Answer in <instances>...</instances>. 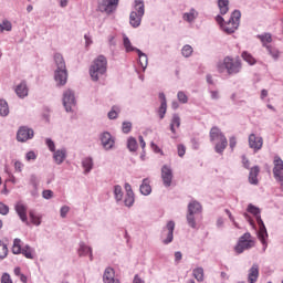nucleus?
Wrapping results in <instances>:
<instances>
[{
  "mask_svg": "<svg viewBox=\"0 0 283 283\" xmlns=\"http://www.w3.org/2000/svg\"><path fill=\"white\" fill-rule=\"evenodd\" d=\"M150 147H151L153 151H155V154H163V149H160V147H158V145L151 143Z\"/></svg>",
  "mask_w": 283,
  "mask_h": 283,
  "instance_id": "052dcab7",
  "label": "nucleus"
},
{
  "mask_svg": "<svg viewBox=\"0 0 283 283\" xmlns=\"http://www.w3.org/2000/svg\"><path fill=\"white\" fill-rule=\"evenodd\" d=\"M10 32L12 30V23L8 20H3L0 24V32Z\"/></svg>",
  "mask_w": 283,
  "mask_h": 283,
  "instance_id": "79ce46f5",
  "label": "nucleus"
},
{
  "mask_svg": "<svg viewBox=\"0 0 283 283\" xmlns=\"http://www.w3.org/2000/svg\"><path fill=\"white\" fill-rule=\"evenodd\" d=\"M181 54L186 59H189V56H191V54H193V48H191V45H189V44L185 45L181 50Z\"/></svg>",
  "mask_w": 283,
  "mask_h": 283,
  "instance_id": "a19ab883",
  "label": "nucleus"
},
{
  "mask_svg": "<svg viewBox=\"0 0 283 283\" xmlns=\"http://www.w3.org/2000/svg\"><path fill=\"white\" fill-rule=\"evenodd\" d=\"M54 61H55L56 70H67V66L65 65V59H63L62 54L55 53Z\"/></svg>",
  "mask_w": 283,
  "mask_h": 283,
  "instance_id": "393cba45",
  "label": "nucleus"
},
{
  "mask_svg": "<svg viewBox=\"0 0 283 283\" xmlns=\"http://www.w3.org/2000/svg\"><path fill=\"white\" fill-rule=\"evenodd\" d=\"M29 218L35 227H39L41 224V214L34 212V210L29 211Z\"/></svg>",
  "mask_w": 283,
  "mask_h": 283,
  "instance_id": "c85d7f7f",
  "label": "nucleus"
},
{
  "mask_svg": "<svg viewBox=\"0 0 283 283\" xmlns=\"http://www.w3.org/2000/svg\"><path fill=\"white\" fill-rule=\"evenodd\" d=\"M54 80L57 84L65 85L67 83V69H56Z\"/></svg>",
  "mask_w": 283,
  "mask_h": 283,
  "instance_id": "a211bd4d",
  "label": "nucleus"
},
{
  "mask_svg": "<svg viewBox=\"0 0 283 283\" xmlns=\"http://www.w3.org/2000/svg\"><path fill=\"white\" fill-rule=\"evenodd\" d=\"M210 94H211V98H213L214 101L220 98V94L218 93V91H212L210 92Z\"/></svg>",
  "mask_w": 283,
  "mask_h": 283,
  "instance_id": "338daca9",
  "label": "nucleus"
},
{
  "mask_svg": "<svg viewBox=\"0 0 283 283\" xmlns=\"http://www.w3.org/2000/svg\"><path fill=\"white\" fill-rule=\"evenodd\" d=\"M176 129H180V116L172 115L171 122H170V132L171 134H177Z\"/></svg>",
  "mask_w": 283,
  "mask_h": 283,
  "instance_id": "a878e982",
  "label": "nucleus"
},
{
  "mask_svg": "<svg viewBox=\"0 0 283 283\" xmlns=\"http://www.w3.org/2000/svg\"><path fill=\"white\" fill-rule=\"evenodd\" d=\"M242 164L245 169H249V167L251 166L249 159L245 156L242 157Z\"/></svg>",
  "mask_w": 283,
  "mask_h": 283,
  "instance_id": "680f3d73",
  "label": "nucleus"
},
{
  "mask_svg": "<svg viewBox=\"0 0 283 283\" xmlns=\"http://www.w3.org/2000/svg\"><path fill=\"white\" fill-rule=\"evenodd\" d=\"M243 61H245L247 63H249V65H255V57H253V55H251L249 52L244 51L241 54Z\"/></svg>",
  "mask_w": 283,
  "mask_h": 283,
  "instance_id": "e433bc0d",
  "label": "nucleus"
},
{
  "mask_svg": "<svg viewBox=\"0 0 283 283\" xmlns=\"http://www.w3.org/2000/svg\"><path fill=\"white\" fill-rule=\"evenodd\" d=\"M258 176H260V166H254L250 169L249 182L250 185H258Z\"/></svg>",
  "mask_w": 283,
  "mask_h": 283,
  "instance_id": "5701e85b",
  "label": "nucleus"
},
{
  "mask_svg": "<svg viewBox=\"0 0 283 283\" xmlns=\"http://www.w3.org/2000/svg\"><path fill=\"white\" fill-rule=\"evenodd\" d=\"M253 247H255V238H253L251 233L245 232L239 238L234 251L240 255V253H244V251H249V249H253Z\"/></svg>",
  "mask_w": 283,
  "mask_h": 283,
  "instance_id": "423d86ee",
  "label": "nucleus"
},
{
  "mask_svg": "<svg viewBox=\"0 0 283 283\" xmlns=\"http://www.w3.org/2000/svg\"><path fill=\"white\" fill-rule=\"evenodd\" d=\"M125 190H126V193H134V190H132V185L129 184H125Z\"/></svg>",
  "mask_w": 283,
  "mask_h": 283,
  "instance_id": "774afa93",
  "label": "nucleus"
},
{
  "mask_svg": "<svg viewBox=\"0 0 283 283\" xmlns=\"http://www.w3.org/2000/svg\"><path fill=\"white\" fill-rule=\"evenodd\" d=\"M262 145H264V139L262 137L255 136V134H251L249 136V147L254 149V151H260L262 149Z\"/></svg>",
  "mask_w": 283,
  "mask_h": 283,
  "instance_id": "2eb2a0df",
  "label": "nucleus"
},
{
  "mask_svg": "<svg viewBox=\"0 0 283 283\" xmlns=\"http://www.w3.org/2000/svg\"><path fill=\"white\" fill-rule=\"evenodd\" d=\"M242 13L239 10H235L228 22L224 23V18L222 15H217L216 21L219 23L223 32L227 34H233L238 28H240V18Z\"/></svg>",
  "mask_w": 283,
  "mask_h": 283,
  "instance_id": "7ed1b4c3",
  "label": "nucleus"
},
{
  "mask_svg": "<svg viewBox=\"0 0 283 283\" xmlns=\"http://www.w3.org/2000/svg\"><path fill=\"white\" fill-rule=\"evenodd\" d=\"M122 129L124 134H129V132H132V123L124 122Z\"/></svg>",
  "mask_w": 283,
  "mask_h": 283,
  "instance_id": "3c124183",
  "label": "nucleus"
},
{
  "mask_svg": "<svg viewBox=\"0 0 283 283\" xmlns=\"http://www.w3.org/2000/svg\"><path fill=\"white\" fill-rule=\"evenodd\" d=\"M107 72V57L104 55L97 56L90 69V75L92 81H98L99 76H103Z\"/></svg>",
  "mask_w": 283,
  "mask_h": 283,
  "instance_id": "39448f33",
  "label": "nucleus"
},
{
  "mask_svg": "<svg viewBox=\"0 0 283 283\" xmlns=\"http://www.w3.org/2000/svg\"><path fill=\"white\" fill-rule=\"evenodd\" d=\"M76 105V97L74 96V92L72 90H66L63 93V106L66 112H72V107Z\"/></svg>",
  "mask_w": 283,
  "mask_h": 283,
  "instance_id": "f8f14e48",
  "label": "nucleus"
},
{
  "mask_svg": "<svg viewBox=\"0 0 283 283\" xmlns=\"http://www.w3.org/2000/svg\"><path fill=\"white\" fill-rule=\"evenodd\" d=\"M202 213V205L198 201H191L188 205V212H187V222L191 229H196L197 223H196V218Z\"/></svg>",
  "mask_w": 283,
  "mask_h": 283,
  "instance_id": "0eeeda50",
  "label": "nucleus"
},
{
  "mask_svg": "<svg viewBox=\"0 0 283 283\" xmlns=\"http://www.w3.org/2000/svg\"><path fill=\"white\" fill-rule=\"evenodd\" d=\"M218 8L220 14H227L229 12V0H218Z\"/></svg>",
  "mask_w": 283,
  "mask_h": 283,
  "instance_id": "7c9ffc66",
  "label": "nucleus"
},
{
  "mask_svg": "<svg viewBox=\"0 0 283 283\" xmlns=\"http://www.w3.org/2000/svg\"><path fill=\"white\" fill-rule=\"evenodd\" d=\"M46 146L49 147L50 151H55L56 146L54 145V142L50 138L45 139Z\"/></svg>",
  "mask_w": 283,
  "mask_h": 283,
  "instance_id": "603ef678",
  "label": "nucleus"
},
{
  "mask_svg": "<svg viewBox=\"0 0 283 283\" xmlns=\"http://www.w3.org/2000/svg\"><path fill=\"white\" fill-rule=\"evenodd\" d=\"M210 142L214 144V151L217 154H224V149L229 147V140L224 133L218 126H213L209 133Z\"/></svg>",
  "mask_w": 283,
  "mask_h": 283,
  "instance_id": "f03ea898",
  "label": "nucleus"
},
{
  "mask_svg": "<svg viewBox=\"0 0 283 283\" xmlns=\"http://www.w3.org/2000/svg\"><path fill=\"white\" fill-rule=\"evenodd\" d=\"M177 97L179 103H182V104L188 103L189 101V97H187V94H185V92L182 91L178 92Z\"/></svg>",
  "mask_w": 283,
  "mask_h": 283,
  "instance_id": "de8ad7c7",
  "label": "nucleus"
},
{
  "mask_svg": "<svg viewBox=\"0 0 283 283\" xmlns=\"http://www.w3.org/2000/svg\"><path fill=\"white\" fill-rule=\"evenodd\" d=\"M114 193L117 201L123 200V188L120 186H115Z\"/></svg>",
  "mask_w": 283,
  "mask_h": 283,
  "instance_id": "a18cd8bd",
  "label": "nucleus"
},
{
  "mask_svg": "<svg viewBox=\"0 0 283 283\" xmlns=\"http://www.w3.org/2000/svg\"><path fill=\"white\" fill-rule=\"evenodd\" d=\"M269 54L275 60L280 59V51L271 45H266Z\"/></svg>",
  "mask_w": 283,
  "mask_h": 283,
  "instance_id": "37998d69",
  "label": "nucleus"
},
{
  "mask_svg": "<svg viewBox=\"0 0 283 283\" xmlns=\"http://www.w3.org/2000/svg\"><path fill=\"white\" fill-rule=\"evenodd\" d=\"M53 158L57 165H61V163L65 160V150L61 149L55 151Z\"/></svg>",
  "mask_w": 283,
  "mask_h": 283,
  "instance_id": "72a5a7b5",
  "label": "nucleus"
},
{
  "mask_svg": "<svg viewBox=\"0 0 283 283\" xmlns=\"http://www.w3.org/2000/svg\"><path fill=\"white\" fill-rule=\"evenodd\" d=\"M70 213V207L63 206L60 210L61 218H65Z\"/></svg>",
  "mask_w": 283,
  "mask_h": 283,
  "instance_id": "5fc2aeb1",
  "label": "nucleus"
},
{
  "mask_svg": "<svg viewBox=\"0 0 283 283\" xmlns=\"http://www.w3.org/2000/svg\"><path fill=\"white\" fill-rule=\"evenodd\" d=\"M229 145L231 149H235V146L238 145V139L234 136L230 137Z\"/></svg>",
  "mask_w": 283,
  "mask_h": 283,
  "instance_id": "13d9d810",
  "label": "nucleus"
},
{
  "mask_svg": "<svg viewBox=\"0 0 283 283\" xmlns=\"http://www.w3.org/2000/svg\"><path fill=\"white\" fill-rule=\"evenodd\" d=\"M133 283H145V281L138 274H136L134 276Z\"/></svg>",
  "mask_w": 283,
  "mask_h": 283,
  "instance_id": "0e129e2a",
  "label": "nucleus"
},
{
  "mask_svg": "<svg viewBox=\"0 0 283 283\" xmlns=\"http://www.w3.org/2000/svg\"><path fill=\"white\" fill-rule=\"evenodd\" d=\"M15 94L17 96H19V98H25V96H28V85L25 84V82L20 83L15 87Z\"/></svg>",
  "mask_w": 283,
  "mask_h": 283,
  "instance_id": "b1692460",
  "label": "nucleus"
},
{
  "mask_svg": "<svg viewBox=\"0 0 283 283\" xmlns=\"http://www.w3.org/2000/svg\"><path fill=\"white\" fill-rule=\"evenodd\" d=\"M161 179L165 187H171V180H174V172L168 166L161 168Z\"/></svg>",
  "mask_w": 283,
  "mask_h": 283,
  "instance_id": "dca6fc26",
  "label": "nucleus"
},
{
  "mask_svg": "<svg viewBox=\"0 0 283 283\" xmlns=\"http://www.w3.org/2000/svg\"><path fill=\"white\" fill-rule=\"evenodd\" d=\"M192 275L197 280V282H203L205 281V270L202 268H196L192 271Z\"/></svg>",
  "mask_w": 283,
  "mask_h": 283,
  "instance_id": "c756f323",
  "label": "nucleus"
},
{
  "mask_svg": "<svg viewBox=\"0 0 283 283\" xmlns=\"http://www.w3.org/2000/svg\"><path fill=\"white\" fill-rule=\"evenodd\" d=\"M198 18V11L195 9H191L190 12L184 13V21H187L188 23H192V21H196Z\"/></svg>",
  "mask_w": 283,
  "mask_h": 283,
  "instance_id": "cd10ccee",
  "label": "nucleus"
},
{
  "mask_svg": "<svg viewBox=\"0 0 283 283\" xmlns=\"http://www.w3.org/2000/svg\"><path fill=\"white\" fill-rule=\"evenodd\" d=\"M260 277V266L258 264H253L252 268L249 270L248 274V282L255 283Z\"/></svg>",
  "mask_w": 283,
  "mask_h": 283,
  "instance_id": "412c9836",
  "label": "nucleus"
},
{
  "mask_svg": "<svg viewBox=\"0 0 283 283\" xmlns=\"http://www.w3.org/2000/svg\"><path fill=\"white\" fill-rule=\"evenodd\" d=\"M159 99L161 101V104L158 109V115L160 120H163V118H165V115L167 114V97L165 96V93H159Z\"/></svg>",
  "mask_w": 283,
  "mask_h": 283,
  "instance_id": "4be33fe9",
  "label": "nucleus"
},
{
  "mask_svg": "<svg viewBox=\"0 0 283 283\" xmlns=\"http://www.w3.org/2000/svg\"><path fill=\"white\" fill-rule=\"evenodd\" d=\"M17 138H18L19 143H25V142L34 138V130L32 128L22 126L18 130Z\"/></svg>",
  "mask_w": 283,
  "mask_h": 283,
  "instance_id": "4468645a",
  "label": "nucleus"
},
{
  "mask_svg": "<svg viewBox=\"0 0 283 283\" xmlns=\"http://www.w3.org/2000/svg\"><path fill=\"white\" fill-rule=\"evenodd\" d=\"M273 174L275 180L281 182V187H283V160L280 156H275L273 160Z\"/></svg>",
  "mask_w": 283,
  "mask_h": 283,
  "instance_id": "9b49d317",
  "label": "nucleus"
},
{
  "mask_svg": "<svg viewBox=\"0 0 283 283\" xmlns=\"http://www.w3.org/2000/svg\"><path fill=\"white\" fill-rule=\"evenodd\" d=\"M101 143L104 147V149H112L114 147V137H112V134L109 133H103L101 136Z\"/></svg>",
  "mask_w": 283,
  "mask_h": 283,
  "instance_id": "aec40b11",
  "label": "nucleus"
},
{
  "mask_svg": "<svg viewBox=\"0 0 283 283\" xmlns=\"http://www.w3.org/2000/svg\"><path fill=\"white\" fill-rule=\"evenodd\" d=\"M258 39L261 40V43L266 48L268 43H271L273 41V36L271 33H264L261 35H258Z\"/></svg>",
  "mask_w": 283,
  "mask_h": 283,
  "instance_id": "c9c22d12",
  "label": "nucleus"
},
{
  "mask_svg": "<svg viewBox=\"0 0 283 283\" xmlns=\"http://www.w3.org/2000/svg\"><path fill=\"white\" fill-rule=\"evenodd\" d=\"M42 196L45 200H50L51 198L54 197V192L52 190H44L42 192Z\"/></svg>",
  "mask_w": 283,
  "mask_h": 283,
  "instance_id": "864d4df0",
  "label": "nucleus"
},
{
  "mask_svg": "<svg viewBox=\"0 0 283 283\" xmlns=\"http://www.w3.org/2000/svg\"><path fill=\"white\" fill-rule=\"evenodd\" d=\"M140 193H143V196H149V193H151V185L149 179H144L143 184L140 185Z\"/></svg>",
  "mask_w": 283,
  "mask_h": 283,
  "instance_id": "bb28decb",
  "label": "nucleus"
},
{
  "mask_svg": "<svg viewBox=\"0 0 283 283\" xmlns=\"http://www.w3.org/2000/svg\"><path fill=\"white\" fill-rule=\"evenodd\" d=\"M20 220L28 224V207L23 202L19 201L14 207Z\"/></svg>",
  "mask_w": 283,
  "mask_h": 283,
  "instance_id": "f3484780",
  "label": "nucleus"
},
{
  "mask_svg": "<svg viewBox=\"0 0 283 283\" xmlns=\"http://www.w3.org/2000/svg\"><path fill=\"white\" fill-rule=\"evenodd\" d=\"M176 229V222L169 221L166 228L163 230L161 237L164 238V244H170L174 242V230Z\"/></svg>",
  "mask_w": 283,
  "mask_h": 283,
  "instance_id": "ddd939ff",
  "label": "nucleus"
},
{
  "mask_svg": "<svg viewBox=\"0 0 283 283\" xmlns=\"http://www.w3.org/2000/svg\"><path fill=\"white\" fill-rule=\"evenodd\" d=\"M136 52L139 56V64L142 65V67L145 70V67H147L148 65V59H147V54L143 53L140 50L136 49Z\"/></svg>",
  "mask_w": 283,
  "mask_h": 283,
  "instance_id": "473e14b6",
  "label": "nucleus"
},
{
  "mask_svg": "<svg viewBox=\"0 0 283 283\" xmlns=\"http://www.w3.org/2000/svg\"><path fill=\"white\" fill-rule=\"evenodd\" d=\"M108 118L114 120V118H118V112H116V107H113L112 111L108 113Z\"/></svg>",
  "mask_w": 283,
  "mask_h": 283,
  "instance_id": "6e6d98bb",
  "label": "nucleus"
},
{
  "mask_svg": "<svg viewBox=\"0 0 283 283\" xmlns=\"http://www.w3.org/2000/svg\"><path fill=\"white\" fill-rule=\"evenodd\" d=\"M82 165L86 174H88V171H92V167H94V163L92 161V158H85L82 161Z\"/></svg>",
  "mask_w": 283,
  "mask_h": 283,
  "instance_id": "ea45409f",
  "label": "nucleus"
},
{
  "mask_svg": "<svg viewBox=\"0 0 283 283\" xmlns=\"http://www.w3.org/2000/svg\"><path fill=\"white\" fill-rule=\"evenodd\" d=\"M118 8V0H98L99 12H105V14H112L116 12Z\"/></svg>",
  "mask_w": 283,
  "mask_h": 283,
  "instance_id": "9d476101",
  "label": "nucleus"
},
{
  "mask_svg": "<svg viewBox=\"0 0 283 283\" xmlns=\"http://www.w3.org/2000/svg\"><path fill=\"white\" fill-rule=\"evenodd\" d=\"M217 71L219 74H240L242 72V60L240 57L226 56L222 61L217 63Z\"/></svg>",
  "mask_w": 283,
  "mask_h": 283,
  "instance_id": "f257e3e1",
  "label": "nucleus"
},
{
  "mask_svg": "<svg viewBox=\"0 0 283 283\" xmlns=\"http://www.w3.org/2000/svg\"><path fill=\"white\" fill-rule=\"evenodd\" d=\"M78 255H90V260H93L92 248L84 245V244L81 245L78 249Z\"/></svg>",
  "mask_w": 283,
  "mask_h": 283,
  "instance_id": "f704fd0d",
  "label": "nucleus"
},
{
  "mask_svg": "<svg viewBox=\"0 0 283 283\" xmlns=\"http://www.w3.org/2000/svg\"><path fill=\"white\" fill-rule=\"evenodd\" d=\"M103 282L104 283H120L116 279V272H114V269H112V268H106V270L104 271Z\"/></svg>",
  "mask_w": 283,
  "mask_h": 283,
  "instance_id": "6ab92c4d",
  "label": "nucleus"
},
{
  "mask_svg": "<svg viewBox=\"0 0 283 283\" xmlns=\"http://www.w3.org/2000/svg\"><path fill=\"white\" fill-rule=\"evenodd\" d=\"M127 147L129 151H136L138 149V142H136V138L129 137L127 142Z\"/></svg>",
  "mask_w": 283,
  "mask_h": 283,
  "instance_id": "4c0bfd02",
  "label": "nucleus"
},
{
  "mask_svg": "<svg viewBox=\"0 0 283 283\" xmlns=\"http://www.w3.org/2000/svg\"><path fill=\"white\" fill-rule=\"evenodd\" d=\"M135 10L136 11L130 13V25L133 28H138L145 14V3L143 0H135Z\"/></svg>",
  "mask_w": 283,
  "mask_h": 283,
  "instance_id": "6e6552de",
  "label": "nucleus"
},
{
  "mask_svg": "<svg viewBox=\"0 0 283 283\" xmlns=\"http://www.w3.org/2000/svg\"><path fill=\"white\" fill-rule=\"evenodd\" d=\"M27 160H36V153L35 151H29L25 156Z\"/></svg>",
  "mask_w": 283,
  "mask_h": 283,
  "instance_id": "bf43d9fd",
  "label": "nucleus"
},
{
  "mask_svg": "<svg viewBox=\"0 0 283 283\" xmlns=\"http://www.w3.org/2000/svg\"><path fill=\"white\" fill-rule=\"evenodd\" d=\"M1 283H12V279L10 277V274L3 273L1 276Z\"/></svg>",
  "mask_w": 283,
  "mask_h": 283,
  "instance_id": "4d7b16f0",
  "label": "nucleus"
},
{
  "mask_svg": "<svg viewBox=\"0 0 283 283\" xmlns=\"http://www.w3.org/2000/svg\"><path fill=\"white\" fill-rule=\"evenodd\" d=\"M10 114V107L8 106V102L6 99H0V115L8 116Z\"/></svg>",
  "mask_w": 283,
  "mask_h": 283,
  "instance_id": "2f4dec72",
  "label": "nucleus"
},
{
  "mask_svg": "<svg viewBox=\"0 0 283 283\" xmlns=\"http://www.w3.org/2000/svg\"><path fill=\"white\" fill-rule=\"evenodd\" d=\"M14 167L17 171H22L23 169V164L21 161H15Z\"/></svg>",
  "mask_w": 283,
  "mask_h": 283,
  "instance_id": "e2e57ef3",
  "label": "nucleus"
},
{
  "mask_svg": "<svg viewBox=\"0 0 283 283\" xmlns=\"http://www.w3.org/2000/svg\"><path fill=\"white\" fill-rule=\"evenodd\" d=\"M175 260L176 262H180V260H182V252H175Z\"/></svg>",
  "mask_w": 283,
  "mask_h": 283,
  "instance_id": "69168bd1",
  "label": "nucleus"
},
{
  "mask_svg": "<svg viewBox=\"0 0 283 283\" xmlns=\"http://www.w3.org/2000/svg\"><path fill=\"white\" fill-rule=\"evenodd\" d=\"M124 48L126 52H134V50H137L132 45V41H129V38L127 36H124Z\"/></svg>",
  "mask_w": 283,
  "mask_h": 283,
  "instance_id": "c03bdc74",
  "label": "nucleus"
},
{
  "mask_svg": "<svg viewBox=\"0 0 283 283\" xmlns=\"http://www.w3.org/2000/svg\"><path fill=\"white\" fill-rule=\"evenodd\" d=\"M0 213L1 216H8V213H10V207L3 202H0Z\"/></svg>",
  "mask_w": 283,
  "mask_h": 283,
  "instance_id": "09e8293b",
  "label": "nucleus"
},
{
  "mask_svg": "<svg viewBox=\"0 0 283 283\" xmlns=\"http://www.w3.org/2000/svg\"><path fill=\"white\" fill-rule=\"evenodd\" d=\"M12 253H14V255H19L20 253H22V255H24V258H27L28 260H34V250L30 248V245L21 248V239H14Z\"/></svg>",
  "mask_w": 283,
  "mask_h": 283,
  "instance_id": "1a4fd4ad",
  "label": "nucleus"
},
{
  "mask_svg": "<svg viewBox=\"0 0 283 283\" xmlns=\"http://www.w3.org/2000/svg\"><path fill=\"white\" fill-rule=\"evenodd\" d=\"M177 151H178V156L180 158H182V156H185V154H187V147H185V145H182V144H179L177 146Z\"/></svg>",
  "mask_w": 283,
  "mask_h": 283,
  "instance_id": "8fccbe9b",
  "label": "nucleus"
},
{
  "mask_svg": "<svg viewBox=\"0 0 283 283\" xmlns=\"http://www.w3.org/2000/svg\"><path fill=\"white\" fill-rule=\"evenodd\" d=\"M8 258V245L0 240V260Z\"/></svg>",
  "mask_w": 283,
  "mask_h": 283,
  "instance_id": "58836bf2",
  "label": "nucleus"
},
{
  "mask_svg": "<svg viewBox=\"0 0 283 283\" xmlns=\"http://www.w3.org/2000/svg\"><path fill=\"white\" fill-rule=\"evenodd\" d=\"M134 193H126V197H125V206L126 207H132L134 205Z\"/></svg>",
  "mask_w": 283,
  "mask_h": 283,
  "instance_id": "49530a36",
  "label": "nucleus"
},
{
  "mask_svg": "<svg viewBox=\"0 0 283 283\" xmlns=\"http://www.w3.org/2000/svg\"><path fill=\"white\" fill-rule=\"evenodd\" d=\"M248 212L252 213V216H255L256 218V224H259V240L263 244V251H266V238H269V233L266 232V226H264V221L260 216V208L249 205Z\"/></svg>",
  "mask_w": 283,
  "mask_h": 283,
  "instance_id": "20e7f679",
  "label": "nucleus"
}]
</instances>
